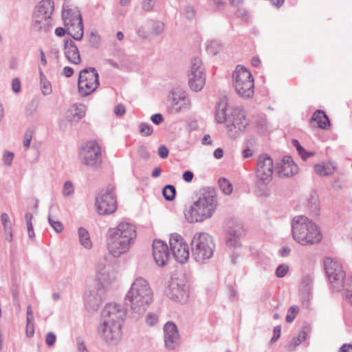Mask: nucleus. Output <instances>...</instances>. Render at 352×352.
Returning a JSON list of instances; mask_svg holds the SVG:
<instances>
[{
	"instance_id": "1",
	"label": "nucleus",
	"mask_w": 352,
	"mask_h": 352,
	"mask_svg": "<svg viewBox=\"0 0 352 352\" xmlns=\"http://www.w3.org/2000/svg\"><path fill=\"white\" fill-rule=\"evenodd\" d=\"M124 300L134 317L143 315L154 300V294L148 281L136 277L127 290Z\"/></svg>"
},
{
	"instance_id": "2",
	"label": "nucleus",
	"mask_w": 352,
	"mask_h": 352,
	"mask_svg": "<svg viewBox=\"0 0 352 352\" xmlns=\"http://www.w3.org/2000/svg\"><path fill=\"white\" fill-rule=\"evenodd\" d=\"M215 120L224 124L228 136L235 140L242 135L249 124L244 111L239 108H228L227 100L222 99L217 106Z\"/></svg>"
},
{
	"instance_id": "3",
	"label": "nucleus",
	"mask_w": 352,
	"mask_h": 352,
	"mask_svg": "<svg viewBox=\"0 0 352 352\" xmlns=\"http://www.w3.org/2000/svg\"><path fill=\"white\" fill-rule=\"evenodd\" d=\"M218 207L217 193L213 188H204L195 200L185 212L189 223L203 222L211 218Z\"/></svg>"
},
{
	"instance_id": "4",
	"label": "nucleus",
	"mask_w": 352,
	"mask_h": 352,
	"mask_svg": "<svg viewBox=\"0 0 352 352\" xmlns=\"http://www.w3.org/2000/svg\"><path fill=\"white\" fill-rule=\"evenodd\" d=\"M136 237L135 226L121 222L116 228L109 230L107 245L109 253L113 257H120L126 253Z\"/></svg>"
},
{
	"instance_id": "5",
	"label": "nucleus",
	"mask_w": 352,
	"mask_h": 352,
	"mask_svg": "<svg viewBox=\"0 0 352 352\" xmlns=\"http://www.w3.org/2000/svg\"><path fill=\"white\" fill-rule=\"evenodd\" d=\"M293 239L302 245L318 243L322 240L318 226L304 215L295 216L292 221Z\"/></svg>"
},
{
	"instance_id": "6",
	"label": "nucleus",
	"mask_w": 352,
	"mask_h": 352,
	"mask_svg": "<svg viewBox=\"0 0 352 352\" xmlns=\"http://www.w3.org/2000/svg\"><path fill=\"white\" fill-rule=\"evenodd\" d=\"M190 245L192 257L198 263H206L214 256L216 245L212 236L206 232L195 234Z\"/></svg>"
},
{
	"instance_id": "7",
	"label": "nucleus",
	"mask_w": 352,
	"mask_h": 352,
	"mask_svg": "<svg viewBox=\"0 0 352 352\" xmlns=\"http://www.w3.org/2000/svg\"><path fill=\"white\" fill-rule=\"evenodd\" d=\"M62 19L67 34L76 41H80L83 37L82 16L78 8L68 0H65L63 3Z\"/></svg>"
},
{
	"instance_id": "8",
	"label": "nucleus",
	"mask_w": 352,
	"mask_h": 352,
	"mask_svg": "<svg viewBox=\"0 0 352 352\" xmlns=\"http://www.w3.org/2000/svg\"><path fill=\"white\" fill-rule=\"evenodd\" d=\"M232 85L236 94L244 98L253 96L254 82L251 73L243 66H236L232 74Z\"/></svg>"
},
{
	"instance_id": "9",
	"label": "nucleus",
	"mask_w": 352,
	"mask_h": 352,
	"mask_svg": "<svg viewBox=\"0 0 352 352\" xmlns=\"http://www.w3.org/2000/svg\"><path fill=\"white\" fill-rule=\"evenodd\" d=\"M82 164L93 170L100 168L102 164L101 147L96 141L86 142L81 148Z\"/></svg>"
},
{
	"instance_id": "10",
	"label": "nucleus",
	"mask_w": 352,
	"mask_h": 352,
	"mask_svg": "<svg viewBox=\"0 0 352 352\" xmlns=\"http://www.w3.org/2000/svg\"><path fill=\"white\" fill-rule=\"evenodd\" d=\"M99 74L94 67H86L79 73L78 89L82 96L94 93L99 87Z\"/></svg>"
},
{
	"instance_id": "11",
	"label": "nucleus",
	"mask_w": 352,
	"mask_h": 352,
	"mask_svg": "<svg viewBox=\"0 0 352 352\" xmlns=\"http://www.w3.org/2000/svg\"><path fill=\"white\" fill-rule=\"evenodd\" d=\"M274 170L273 160L267 154H261L257 157L255 175L256 185H267L272 179Z\"/></svg>"
},
{
	"instance_id": "12",
	"label": "nucleus",
	"mask_w": 352,
	"mask_h": 352,
	"mask_svg": "<svg viewBox=\"0 0 352 352\" xmlns=\"http://www.w3.org/2000/svg\"><path fill=\"white\" fill-rule=\"evenodd\" d=\"M97 332L100 339L108 345H116L122 340V326L120 324H110L100 321Z\"/></svg>"
},
{
	"instance_id": "13",
	"label": "nucleus",
	"mask_w": 352,
	"mask_h": 352,
	"mask_svg": "<svg viewBox=\"0 0 352 352\" xmlns=\"http://www.w3.org/2000/svg\"><path fill=\"white\" fill-rule=\"evenodd\" d=\"M169 247L175 261L179 263H186L190 256L188 245L182 236L177 233L170 234Z\"/></svg>"
},
{
	"instance_id": "14",
	"label": "nucleus",
	"mask_w": 352,
	"mask_h": 352,
	"mask_svg": "<svg viewBox=\"0 0 352 352\" xmlns=\"http://www.w3.org/2000/svg\"><path fill=\"white\" fill-rule=\"evenodd\" d=\"M324 267L333 287L340 289L343 285L345 277L341 263L335 258L327 257L324 260Z\"/></svg>"
},
{
	"instance_id": "15",
	"label": "nucleus",
	"mask_w": 352,
	"mask_h": 352,
	"mask_svg": "<svg viewBox=\"0 0 352 352\" xmlns=\"http://www.w3.org/2000/svg\"><path fill=\"white\" fill-rule=\"evenodd\" d=\"M95 206L97 212L100 215L113 213L117 209V201L113 189L108 188L105 192L97 196Z\"/></svg>"
},
{
	"instance_id": "16",
	"label": "nucleus",
	"mask_w": 352,
	"mask_h": 352,
	"mask_svg": "<svg viewBox=\"0 0 352 352\" xmlns=\"http://www.w3.org/2000/svg\"><path fill=\"white\" fill-rule=\"evenodd\" d=\"M168 102L172 111L175 113L185 112L191 107V101L187 93L179 87H175L170 91Z\"/></svg>"
},
{
	"instance_id": "17",
	"label": "nucleus",
	"mask_w": 352,
	"mask_h": 352,
	"mask_svg": "<svg viewBox=\"0 0 352 352\" xmlns=\"http://www.w3.org/2000/svg\"><path fill=\"white\" fill-rule=\"evenodd\" d=\"M96 279L99 283L97 287L106 293L116 282L117 272L111 266L98 263L96 266Z\"/></svg>"
},
{
	"instance_id": "18",
	"label": "nucleus",
	"mask_w": 352,
	"mask_h": 352,
	"mask_svg": "<svg viewBox=\"0 0 352 352\" xmlns=\"http://www.w3.org/2000/svg\"><path fill=\"white\" fill-rule=\"evenodd\" d=\"M126 317V310L121 305L116 303H109L106 305L102 311L101 322H105L110 324L122 323Z\"/></svg>"
},
{
	"instance_id": "19",
	"label": "nucleus",
	"mask_w": 352,
	"mask_h": 352,
	"mask_svg": "<svg viewBox=\"0 0 352 352\" xmlns=\"http://www.w3.org/2000/svg\"><path fill=\"white\" fill-rule=\"evenodd\" d=\"M105 292L98 287H91L85 292V307L89 312H96L102 303Z\"/></svg>"
},
{
	"instance_id": "20",
	"label": "nucleus",
	"mask_w": 352,
	"mask_h": 352,
	"mask_svg": "<svg viewBox=\"0 0 352 352\" xmlns=\"http://www.w3.org/2000/svg\"><path fill=\"white\" fill-rule=\"evenodd\" d=\"M164 340L165 347L168 350H174L179 345V335L175 323L168 322L164 324Z\"/></svg>"
},
{
	"instance_id": "21",
	"label": "nucleus",
	"mask_w": 352,
	"mask_h": 352,
	"mask_svg": "<svg viewBox=\"0 0 352 352\" xmlns=\"http://www.w3.org/2000/svg\"><path fill=\"white\" fill-rule=\"evenodd\" d=\"M166 296L175 301L181 302L187 296L186 286L177 278H171L165 290Z\"/></svg>"
},
{
	"instance_id": "22",
	"label": "nucleus",
	"mask_w": 352,
	"mask_h": 352,
	"mask_svg": "<svg viewBox=\"0 0 352 352\" xmlns=\"http://www.w3.org/2000/svg\"><path fill=\"white\" fill-rule=\"evenodd\" d=\"M153 256L158 266H164L169 258L167 245L161 240H155L153 243Z\"/></svg>"
},
{
	"instance_id": "23",
	"label": "nucleus",
	"mask_w": 352,
	"mask_h": 352,
	"mask_svg": "<svg viewBox=\"0 0 352 352\" xmlns=\"http://www.w3.org/2000/svg\"><path fill=\"white\" fill-rule=\"evenodd\" d=\"M277 173L278 177H291L298 173V166L289 156H285L278 164Z\"/></svg>"
},
{
	"instance_id": "24",
	"label": "nucleus",
	"mask_w": 352,
	"mask_h": 352,
	"mask_svg": "<svg viewBox=\"0 0 352 352\" xmlns=\"http://www.w3.org/2000/svg\"><path fill=\"white\" fill-rule=\"evenodd\" d=\"M64 51L65 57L68 61L74 65L80 63L81 58L79 50L72 40L69 39L65 41Z\"/></svg>"
},
{
	"instance_id": "25",
	"label": "nucleus",
	"mask_w": 352,
	"mask_h": 352,
	"mask_svg": "<svg viewBox=\"0 0 352 352\" xmlns=\"http://www.w3.org/2000/svg\"><path fill=\"white\" fill-rule=\"evenodd\" d=\"M244 229L240 224H236L230 228L226 240L227 246L230 248L238 247L239 245V239L244 235Z\"/></svg>"
},
{
	"instance_id": "26",
	"label": "nucleus",
	"mask_w": 352,
	"mask_h": 352,
	"mask_svg": "<svg viewBox=\"0 0 352 352\" xmlns=\"http://www.w3.org/2000/svg\"><path fill=\"white\" fill-rule=\"evenodd\" d=\"M32 25L36 31L47 32L52 26L51 18L34 12Z\"/></svg>"
},
{
	"instance_id": "27",
	"label": "nucleus",
	"mask_w": 352,
	"mask_h": 352,
	"mask_svg": "<svg viewBox=\"0 0 352 352\" xmlns=\"http://www.w3.org/2000/svg\"><path fill=\"white\" fill-rule=\"evenodd\" d=\"M206 82L205 73H189L188 85L190 89L197 92L201 91Z\"/></svg>"
},
{
	"instance_id": "28",
	"label": "nucleus",
	"mask_w": 352,
	"mask_h": 352,
	"mask_svg": "<svg viewBox=\"0 0 352 352\" xmlns=\"http://www.w3.org/2000/svg\"><path fill=\"white\" fill-rule=\"evenodd\" d=\"M54 10V2L53 0H41L36 6L34 12L51 18Z\"/></svg>"
},
{
	"instance_id": "29",
	"label": "nucleus",
	"mask_w": 352,
	"mask_h": 352,
	"mask_svg": "<svg viewBox=\"0 0 352 352\" xmlns=\"http://www.w3.org/2000/svg\"><path fill=\"white\" fill-rule=\"evenodd\" d=\"M78 234L80 245L86 249H91L92 242L89 232L85 228L80 227L78 230Z\"/></svg>"
},
{
	"instance_id": "30",
	"label": "nucleus",
	"mask_w": 352,
	"mask_h": 352,
	"mask_svg": "<svg viewBox=\"0 0 352 352\" xmlns=\"http://www.w3.org/2000/svg\"><path fill=\"white\" fill-rule=\"evenodd\" d=\"M1 221L3 226L6 239L11 241L12 238V226L10 217L7 213H3L1 216Z\"/></svg>"
},
{
	"instance_id": "31",
	"label": "nucleus",
	"mask_w": 352,
	"mask_h": 352,
	"mask_svg": "<svg viewBox=\"0 0 352 352\" xmlns=\"http://www.w3.org/2000/svg\"><path fill=\"white\" fill-rule=\"evenodd\" d=\"M312 120L316 122L318 127L324 129L329 125L330 122L323 111L317 110L313 115Z\"/></svg>"
},
{
	"instance_id": "32",
	"label": "nucleus",
	"mask_w": 352,
	"mask_h": 352,
	"mask_svg": "<svg viewBox=\"0 0 352 352\" xmlns=\"http://www.w3.org/2000/svg\"><path fill=\"white\" fill-rule=\"evenodd\" d=\"M40 89L43 96H49L52 93L51 82L47 79L41 69L39 71Z\"/></svg>"
},
{
	"instance_id": "33",
	"label": "nucleus",
	"mask_w": 352,
	"mask_h": 352,
	"mask_svg": "<svg viewBox=\"0 0 352 352\" xmlns=\"http://www.w3.org/2000/svg\"><path fill=\"white\" fill-rule=\"evenodd\" d=\"M308 207L314 215L320 214V201L316 192H311L308 199Z\"/></svg>"
},
{
	"instance_id": "34",
	"label": "nucleus",
	"mask_w": 352,
	"mask_h": 352,
	"mask_svg": "<svg viewBox=\"0 0 352 352\" xmlns=\"http://www.w3.org/2000/svg\"><path fill=\"white\" fill-rule=\"evenodd\" d=\"M306 338V333L305 331L299 332L297 337L293 338L288 344L285 346V349L288 351H294L297 346L302 343Z\"/></svg>"
},
{
	"instance_id": "35",
	"label": "nucleus",
	"mask_w": 352,
	"mask_h": 352,
	"mask_svg": "<svg viewBox=\"0 0 352 352\" xmlns=\"http://www.w3.org/2000/svg\"><path fill=\"white\" fill-rule=\"evenodd\" d=\"M221 43L217 40H209L206 43L207 52L212 55L218 54L221 50Z\"/></svg>"
},
{
	"instance_id": "36",
	"label": "nucleus",
	"mask_w": 352,
	"mask_h": 352,
	"mask_svg": "<svg viewBox=\"0 0 352 352\" xmlns=\"http://www.w3.org/2000/svg\"><path fill=\"white\" fill-rule=\"evenodd\" d=\"M147 25L151 29V34L153 35H159L164 32V24L160 21H150L148 22Z\"/></svg>"
},
{
	"instance_id": "37",
	"label": "nucleus",
	"mask_w": 352,
	"mask_h": 352,
	"mask_svg": "<svg viewBox=\"0 0 352 352\" xmlns=\"http://www.w3.org/2000/svg\"><path fill=\"white\" fill-rule=\"evenodd\" d=\"M256 139L254 138H249L245 144V148L242 152V156L243 158H250L252 157L254 155V151L251 148V147L254 146L256 144Z\"/></svg>"
},
{
	"instance_id": "38",
	"label": "nucleus",
	"mask_w": 352,
	"mask_h": 352,
	"mask_svg": "<svg viewBox=\"0 0 352 352\" xmlns=\"http://www.w3.org/2000/svg\"><path fill=\"white\" fill-rule=\"evenodd\" d=\"M204 73V69L202 65L201 60L198 57H195L191 60L190 73Z\"/></svg>"
},
{
	"instance_id": "39",
	"label": "nucleus",
	"mask_w": 352,
	"mask_h": 352,
	"mask_svg": "<svg viewBox=\"0 0 352 352\" xmlns=\"http://www.w3.org/2000/svg\"><path fill=\"white\" fill-rule=\"evenodd\" d=\"M219 185L222 192L226 195H230L233 189L232 184L226 178L221 177L219 179Z\"/></svg>"
},
{
	"instance_id": "40",
	"label": "nucleus",
	"mask_w": 352,
	"mask_h": 352,
	"mask_svg": "<svg viewBox=\"0 0 352 352\" xmlns=\"http://www.w3.org/2000/svg\"><path fill=\"white\" fill-rule=\"evenodd\" d=\"M292 144L296 147L298 154L300 155L303 160H306L310 156L314 155V153H308L305 148L300 144L299 142L296 140H292Z\"/></svg>"
},
{
	"instance_id": "41",
	"label": "nucleus",
	"mask_w": 352,
	"mask_h": 352,
	"mask_svg": "<svg viewBox=\"0 0 352 352\" xmlns=\"http://www.w3.org/2000/svg\"><path fill=\"white\" fill-rule=\"evenodd\" d=\"M162 193L166 200L172 201L175 197L176 190L173 186L166 185L164 187Z\"/></svg>"
},
{
	"instance_id": "42",
	"label": "nucleus",
	"mask_w": 352,
	"mask_h": 352,
	"mask_svg": "<svg viewBox=\"0 0 352 352\" xmlns=\"http://www.w3.org/2000/svg\"><path fill=\"white\" fill-rule=\"evenodd\" d=\"M85 116V107L82 104L76 105L74 113H72V120L78 121Z\"/></svg>"
},
{
	"instance_id": "43",
	"label": "nucleus",
	"mask_w": 352,
	"mask_h": 352,
	"mask_svg": "<svg viewBox=\"0 0 352 352\" xmlns=\"http://www.w3.org/2000/svg\"><path fill=\"white\" fill-rule=\"evenodd\" d=\"M48 221L56 233H60L63 231V226L61 222L53 218L50 214L48 215Z\"/></svg>"
},
{
	"instance_id": "44",
	"label": "nucleus",
	"mask_w": 352,
	"mask_h": 352,
	"mask_svg": "<svg viewBox=\"0 0 352 352\" xmlns=\"http://www.w3.org/2000/svg\"><path fill=\"white\" fill-rule=\"evenodd\" d=\"M299 311V307L297 305H293L290 307L287 311V314L286 316V321L289 323L294 321L296 316H297Z\"/></svg>"
},
{
	"instance_id": "45",
	"label": "nucleus",
	"mask_w": 352,
	"mask_h": 352,
	"mask_svg": "<svg viewBox=\"0 0 352 352\" xmlns=\"http://www.w3.org/2000/svg\"><path fill=\"white\" fill-rule=\"evenodd\" d=\"M25 221H26L27 230H28L29 237L32 238L34 236V232L33 226H32V223L33 216L31 213L27 212L25 215Z\"/></svg>"
},
{
	"instance_id": "46",
	"label": "nucleus",
	"mask_w": 352,
	"mask_h": 352,
	"mask_svg": "<svg viewBox=\"0 0 352 352\" xmlns=\"http://www.w3.org/2000/svg\"><path fill=\"white\" fill-rule=\"evenodd\" d=\"M74 188L73 184L69 181L65 182L63 188V196L66 197H72L74 195Z\"/></svg>"
},
{
	"instance_id": "47",
	"label": "nucleus",
	"mask_w": 352,
	"mask_h": 352,
	"mask_svg": "<svg viewBox=\"0 0 352 352\" xmlns=\"http://www.w3.org/2000/svg\"><path fill=\"white\" fill-rule=\"evenodd\" d=\"M139 131L142 135L148 136L152 134L153 129L151 124L142 122L140 125Z\"/></svg>"
},
{
	"instance_id": "48",
	"label": "nucleus",
	"mask_w": 352,
	"mask_h": 352,
	"mask_svg": "<svg viewBox=\"0 0 352 352\" xmlns=\"http://www.w3.org/2000/svg\"><path fill=\"white\" fill-rule=\"evenodd\" d=\"M289 271V266L285 263L280 264L278 265L277 269L276 270V276L278 278H283L286 276Z\"/></svg>"
},
{
	"instance_id": "49",
	"label": "nucleus",
	"mask_w": 352,
	"mask_h": 352,
	"mask_svg": "<svg viewBox=\"0 0 352 352\" xmlns=\"http://www.w3.org/2000/svg\"><path fill=\"white\" fill-rule=\"evenodd\" d=\"M33 130L32 129H28L24 134L23 146L26 149L30 147L33 137Z\"/></svg>"
},
{
	"instance_id": "50",
	"label": "nucleus",
	"mask_w": 352,
	"mask_h": 352,
	"mask_svg": "<svg viewBox=\"0 0 352 352\" xmlns=\"http://www.w3.org/2000/svg\"><path fill=\"white\" fill-rule=\"evenodd\" d=\"M145 321L148 325L155 326L158 322V316L155 313H148Z\"/></svg>"
},
{
	"instance_id": "51",
	"label": "nucleus",
	"mask_w": 352,
	"mask_h": 352,
	"mask_svg": "<svg viewBox=\"0 0 352 352\" xmlns=\"http://www.w3.org/2000/svg\"><path fill=\"white\" fill-rule=\"evenodd\" d=\"M314 169L316 173L320 176H327L330 174L329 168L326 167L324 165L316 164L314 166Z\"/></svg>"
},
{
	"instance_id": "52",
	"label": "nucleus",
	"mask_w": 352,
	"mask_h": 352,
	"mask_svg": "<svg viewBox=\"0 0 352 352\" xmlns=\"http://www.w3.org/2000/svg\"><path fill=\"white\" fill-rule=\"evenodd\" d=\"M346 298L352 305V278L346 280Z\"/></svg>"
},
{
	"instance_id": "53",
	"label": "nucleus",
	"mask_w": 352,
	"mask_h": 352,
	"mask_svg": "<svg viewBox=\"0 0 352 352\" xmlns=\"http://www.w3.org/2000/svg\"><path fill=\"white\" fill-rule=\"evenodd\" d=\"M37 109V104L34 101L30 102L25 107V116H31L36 112Z\"/></svg>"
},
{
	"instance_id": "54",
	"label": "nucleus",
	"mask_w": 352,
	"mask_h": 352,
	"mask_svg": "<svg viewBox=\"0 0 352 352\" xmlns=\"http://www.w3.org/2000/svg\"><path fill=\"white\" fill-rule=\"evenodd\" d=\"M184 14L188 19L192 20L195 16V10L192 6H187L184 9Z\"/></svg>"
},
{
	"instance_id": "55",
	"label": "nucleus",
	"mask_w": 352,
	"mask_h": 352,
	"mask_svg": "<svg viewBox=\"0 0 352 352\" xmlns=\"http://www.w3.org/2000/svg\"><path fill=\"white\" fill-rule=\"evenodd\" d=\"M14 153L10 151H6L4 152L3 155V163L6 166H11L13 158H14Z\"/></svg>"
},
{
	"instance_id": "56",
	"label": "nucleus",
	"mask_w": 352,
	"mask_h": 352,
	"mask_svg": "<svg viewBox=\"0 0 352 352\" xmlns=\"http://www.w3.org/2000/svg\"><path fill=\"white\" fill-rule=\"evenodd\" d=\"M156 0H144L142 4V9L146 12L153 10Z\"/></svg>"
},
{
	"instance_id": "57",
	"label": "nucleus",
	"mask_w": 352,
	"mask_h": 352,
	"mask_svg": "<svg viewBox=\"0 0 352 352\" xmlns=\"http://www.w3.org/2000/svg\"><path fill=\"white\" fill-rule=\"evenodd\" d=\"M56 340V337L54 333L49 332L46 334L45 342L48 346H53L55 344Z\"/></svg>"
},
{
	"instance_id": "58",
	"label": "nucleus",
	"mask_w": 352,
	"mask_h": 352,
	"mask_svg": "<svg viewBox=\"0 0 352 352\" xmlns=\"http://www.w3.org/2000/svg\"><path fill=\"white\" fill-rule=\"evenodd\" d=\"M34 333V327L33 321H28L26 325V335L28 337L30 338L33 336Z\"/></svg>"
},
{
	"instance_id": "59",
	"label": "nucleus",
	"mask_w": 352,
	"mask_h": 352,
	"mask_svg": "<svg viewBox=\"0 0 352 352\" xmlns=\"http://www.w3.org/2000/svg\"><path fill=\"white\" fill-rule=\"evenodd\" d=\"M12 89L14 93H19L21 91V82L19 78H16L12 80Z\"/></svg>"
},
{
	"instance_id": "60",
	"label": "nucleus",
	"mask_w": 352,
	"mask_h": 352,
	"mask_svg": "<svg viewBox=\"0 0 352 352\" xmlns=\"http://www.w3.org/2000/svg\"><path fill=\"white\" fill-rule=\"evenodd\" d=\"M114 113L117 116H122L125 113V107L123 104H118L114 108Z\"/></svg>"
},
{
	"instance_id": "61",
	"label": "nucleus",
	"mask_w": 352,
	"mask_h": 352,
	"mask_svg": "<svg viewBox=\"0 0 352 352\" xmlns=\"http://www.w3.org/2000/svg\"><path fill=\"white\" fill-rule=\"evenodd\" d=\"M151 121L155 124H160L164 121V118L160 113H155L151 118Z\"/></svg>"
},
{
	"instance_id": "62",
	"label": "nucleus",
	"mask_w": 352,
	"mask_h": 352,
	"mask_svg": "<svg viewBox=\"0 0 352 352\" xmlns=\"http://www.w3.org/2000/svg\"><path fill=\"white\" fill-rule=\"evenodd\" d=\"M168 155V150L165 146H160L158 148V155L162 158L164 159L167 157Z\"/></svg>"
},
{
	"instance_id": "63",
	"label": "nucleus",
	"mask_w": 352,
	"mask_h": 352,
	"mask_svg": "<svg viewBox=\"0 0 352 352\" xmlns=\"http://www.w3.org/2000/svg\"><path fill=\"white\" fill-rule=\"evenodd\" d=\"M99 36L96 32H91L90 36V43L93 47H97L99 43Z\"/></svg>"
},
{
	"instance_id": "64",
	"label": "nucleus",
	"mask_w": 352,
	"mask_h": 352,
	"mask_svg": "<svg viewBox=\"0 0 352 352\" xmlns=\"http://www.w3.org/2000/svg\"><path fill=\"white\" fill-rule=\"evenodd\" d=\"M281 328L280 326H276L274 329V336L271 340V342H276L280 336Z\"/></svg>"
}]
</instances>
